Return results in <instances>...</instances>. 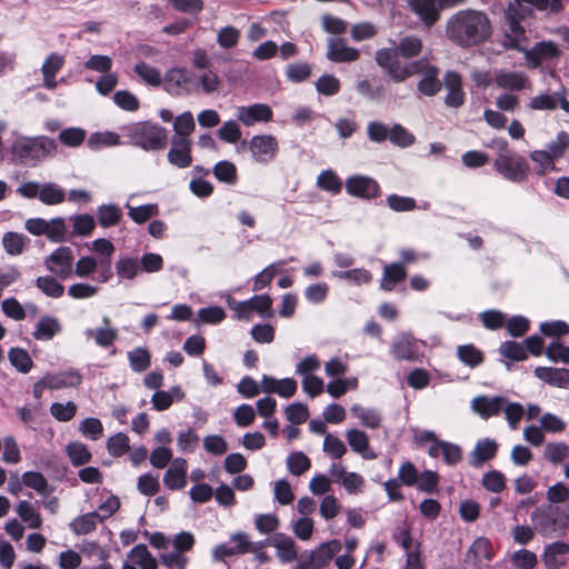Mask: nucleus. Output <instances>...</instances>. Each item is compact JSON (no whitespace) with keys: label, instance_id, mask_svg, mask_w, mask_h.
<instances>
[{"label":"nucleus","instance_id":"18","mask_svg":"<svg viewBox=\"0 0 569 569\" xmlns=\"http://www.w3.org/2000/svg\"><path fill=\"white\" fill-rule=\"evenodd\" d=\"M493 547L488 538L479 537L469 547L466 553V561L476 567L482 566L485 562L493 558Z\"/></svg>","mask_w":569,"mask_h":569},{"label":"nucleus","instance_id":"39","mask_svg":"<svg viewBox=\"0 0 569 569\" xmlns=\"http://www.w3.org/2000/svg\"><path fill=\"white\" fill-rule=\"evenodd\" d=\"M72 223V236L89 237L96 228L94 218L88 213L73 214L69 218Z\"/></svg>","mask_w":569,"mask_h":569},{"label":"nucleus","instance_id":"53","mask_svg":"<svg viewBox=\"0 0 569 569\" xmlns=\"http://www.w3.org/2000/svg\"><path fill=\"white\" fill-rule=\"evenodd\" d=\"M389 140L397 147L407 148L415 143V136L401 124L396 123L389 130Z\"/></svg>","mask_w":569,"mask_h":569},{"label":"nucleus","instance_id":"56","mask_svg":"<svg viewBox=\"0 0 569 569\" xmlns=\"http://www.w3.org/2000/svg\"><path fill=\"white\" fill-rule=\"evenodd\" d=\"M558 107V92L541 93L532 97L528 103L530 110H555Z\"/></svg>","mask_w":569,"mask_h":569},{"label":"nucleus","instance_id":"13","mask_svg":"<svg viewBox=\"0 0 569 569\" xmlns=\"http://www.w3.org/2000/svg\"><path fill=\"white\" fill-rule=\"evenodd\" d=\"M495 83L497 87L510 91H521L530 87V80L526 73L506 69L495 72Z\"/></svg>","mask_w":569,"mask_h":569},{"label":"nucleus","instance_id":"51","mask_svg":"<svg viewBox=\"0 0 569 569\" xmlns=\"http://www.w3.org/2000/svg\"><path fill=\"white\" fill-rule=\"evenodd\" d=\"M317 186L332 193H339L342 189V182L340 178L332 170H323L317 178Z\"/></svg>","mask_w":569,"mask_h":569},{"label":"nucleus","instance_id":"24","mask_svg":"<svg viewBox=\"0 0 569 569\" xmlns=\"http://www.w3.org/2000/svg\"><path fill=\"white\" fill-rule=\"evenodd\" d=\"M81 381L82 376L74 369L44 376V383H47L48 389L51 390L76 388L81 383Z\"/></svg>","mask_w":569,"mask_h":569},{"label":"nucleus","instance_id":"40","mask_svg":"<svg viewBox=\"0 0 569 569\" xmlns=\"http://www.w3.org/2000/svg\"><path fill=\"white\" fill-rule=\"evenodd\" d=\"M36 287L47 297L61 298L64 293V287L52 276H41L34 281Z\"/></svg>","mask_w":569,"mask_h":569},{"label":"nucleus","instance_id":"38","mask_svg":"<svg viewBox=\"0 0 569 569\" xmlns=\"http://www.w3.org/2000/svg\"><path fill=\"white\" fill-rule=\"evenodd\" d=\"M119 144H121L120 136L112 131L94 132L89 137L87 141L88 148L94 151Z\"/></svg>","mask_w":569,"mask_h":569},{"label":"nucleus","instance_id":"3","mask_svg":"<svg viewBox=\"0 0 569 569\" xmlns=\"http://www.w3.org/2000/svg\"><path fill=\"white\" fill-rule=\"evenodd\" d=\"M130 143L143 150H160L167 144V130L151 122H136L122 128Z\"/></svg>","mask_w":569,"mask_h":569},{"label":"nucleus","instance_id":"26","mask_svg":"<svg viewBox=\"0 0 569 569\" xmlns=\"http://www.w3.org/2000/svg\"><path fill=\"white\" fill-rule=\"evenodd\" d=\"M187 461L182 458L173 460L163 476V483L170 490H178L186 486Z\"/></svg>","mask_w":569,"mask_h":569},{"label":"nucleus","instance_id":"11","mask_svg":"<svg viewBox=\"0 0 569 569\" xmlns=\"http://www.w3.org/2000/svg\"><path fill=\"white\" fill-rule=\"evenodd\" d=\"M272 116V109L266 103L241 106L236 111L237 120L246 127H252L258 122H269Z\"/></svg>","mask_w":569,"mask_h":569},{"label":"nucleus","instance_id":"29","mask_svg":"<svg viewBox=\"0 0 569 569\" xmlns=\"http://www.w3.org/2000/svg\"><path fill=\"white\" fill-rule=\"evenodd\" d=\"M498 449V443L489 438L479 440L471 455H470V465L473 467H480L483 462L492 459Z\"/></svg>","mask_w":569,"mask_h":569},{"label":"nucleus","instance_id":"62","mask_svg":"<svg viewBox=\"0 0 569 569\" xmlns=\"http://www.w3.org/2000/svg\"><path fill=\"white\" fill-rule=\"evenodd\" d=\"M218 138L227 143H236L241 139V129L237 121H226L217 132Z\"/></svg>","mask_w":569,"mask_h":569},{"label":"nucleus","instance_id":"50","mask_svg":"<svg viewBox=\"0 0 569 569\" xmlns=\"http://www.w3.org/2000/svg\"><path fill=\"white\" fill-rule=\"evenodd\" d=\"M86 136L87 132L84 129L71 127L60 131L59 141L66 147L77 148L83 143Z\"/></svg>","mask_w":569,"mask_h":569},{"label":"nucleus","instance_id":"44","mask_svg":"<svg viewBox=\"0 0 569 569\" xmlns=\"http://www.w3.org/2000/svg\"><path fill=\"white\" fill-rule=\"evenodd\" d=\"M212 172L214 177L221 182L233 186L238 181L237 168L230 161H219L213 167Z\"/></svg>","mask_w":569,"mask_h":569},{"label":"nucleus","instance_id":"2","mask_svg":"<svg viewBox=\"0 0 569 569\" xmlns=\"http://www.w3.org/2000/svg\"><path fill=\"white\" fill-rule=\"evenodd\" d=\"M12 157L26 166H36L57 152V143L48 137L18 138L12 144Z\"/></svg>","mask_w":569,"mask_h":569},{"label":"nucleus","instance_id":"5","mask_svg":"<svg viewBox=\"0 0 569 569\" xmlns=\"http://www.w3.org/2000/svg\"><path fill=\"white\" fill-rule=\"evenodd\" d=\"M496 170L512 182H522L527 179L529 164L525 158L516 153H502L495 160Z\"/></svg>","mask_w":569,"mask_h":569},{"label":"nucleus","instance_id":"34","mask_svg":"<svg viewBox=\"0 0 569 569\" xmlns=\"http://www.w3.org/2000/svg\"><path fill=\"white\" fill-rule=\"evenodd\" d=\"M196 123L190 111H184L173 120V131L171 140H191L190 134L194 131Z\"/></svg>","mask_w":569,"mask_h":569},{"label":"nucleus","instance_id":"7","mask_svg":"<svg viewBox=\"0 0 569 569\" xmlns=\"http://www.w3.org/2000/svg\"><path fill=\"white\" fill-rule=\"evenodd\" d=\"M241 148H247L254 161L266 164L276 157L278 152V141L271 134L253 136L249 141H242Z\"/></svg>","mask_w":569,"mask_h":569},{"label":"nucleus","instance_id":"63","mask_svg":"<svg viewBox=\"0 0 569 569\" xmlns=\"http://www.w3.org/2000/svg\"><path fill=\"white\" fill-rule=\"evenodd\" d=\"M316 89L320 94L335 96L340 90V81L333 74H323L317 80Z\"/></svg>","mask_w":569,"mask_h":569},{"label":"nucleus","instance_id":"58","mask_svg":"<svg viewBox=\"0 0 569 569\" xmlns=\"http://www.w3.org/2000/svg\"><path fill=\"white\" fill-rule=\"evenodd\" d=\"M311 74V66L308 62L299 61L290 63L286 68V76L291 82H302Z\"/></svg>","mask_w":569,"mask_h":569},{"label":"nucleus","instance_id":"19","mask_svg":"<svg viewBox=\"0 0 569 569\" xmlns=\"http://www.w3.org/2000/svg\"><path fill=\"white\" fill-rule=\"evenodd\" d=\"M102 326L97 329H87L84 336L88 339H93L94 343L101 348L111 347L118 339V330L111 326L109 317L102 318Z\"/></svg>","mask_w":569,"mask_h":569},{"label":"nucleus","instance_id":"8","mask_svg":"<svg viewBox=\"0 0 569 569\" xmlns=\"http://www.w3.org/2000/svg\"><path fill=\"white\" fill-rule=\"evenodd\" d=\"M164 89L174 96L189 94L197 89L193 73L184 68H171L163 77Z\"/></svg>","mask_w":569,"mask_h":569},{"label":"nucleus","instance_id":"52","mask_svg":"<svg viewBox=\"0 0 569 569\" xmlns=\"http://www.w3.org/2000/svg\"><path fill=\"white\" fill-rule=\"evenodd\" d=\"M569 456V447L563 442H549L543 450V458L553 465L562 462Z\"/></svg>","mask_w":569,"mask_h":569},{"label":"nucleus","instance_id":"20","mask_svg":"<svg viewBox=\"0 0 569 569\" xmlns=\"http://www.w3.org/2000/svg\"><path fill=\"white\" fill-rule=\"evenodd\" d=\"M346 439L351 450L360 455L366 460H373L377 458L376 452L370 448L368 435L360 429H349L346 432Z\"/></svg>","mask_w":569,"mask_h":569},{"label":"nucleus","instance_id":"17","mask_svg":"<svg viewBox=\"0 0 569 569\" xmlns=\"http://www.w3.org/2000/svg\"><path fill=\"white\" fill-rule=\"evenodd\" d=\"M569 557V543L556 541L545 547L542 561L548 569H560Z\"/></svg>","mask_w":569,"mask_h":569},{"label":"nucleus","instance_id":"16","mask_svg":"<svg viewBox=\"0 0 569 569\" xmlns=\"http://www.w3.org/2000/svg\"><path fill=\"white\" fill-rule=\"evenodd\" d=\"M505 402L506 398L502 396H478L472 399L471 409L482 419H489L502 411Z\"/></svg>","mask_w":569,"mask_h":569},{"label":"nucleus","instance_id":"49","mask_svg":"<svg viewBox=\"0 0 569 569\" xmlns=\"http://www.w3.org/2000/svg\"><path fill=\"white\" fill-rule=\"evenodd\" d=\"M8 358L10 363L20 372L27 373L31 370L33 361L29 353L21 348H11Z\"/></svg>","mask_w":569,"mask_h":569},{"label":"nucleus","instance_id":"14","mask_svg":"<svg viewBox=\"0 0 569 569\" xmlns=\"http://www.w3.org/2000/svg\"><path fill=\"white\" fill-rule=\"evenodd\" d=\"M326 57L332 62H352L359 59L360 52L356 48L348 47L341 38H330Z\"/></svg>","mask_w":569,"mask_h":569},{"label":"nucleus","instance_id":"33","mask_svg":"<svg viewBox=\"0 0 569 569\" xmlns=\"http://www.w3.org/2000/svg\"><path fill=\"white\" fill-rule=\"evenodd\" d=\"M350 412L359 420V422L363 427L377 429L381 425L382 416L380 411L375 408H368L361 405H353L350 408Z\"/></svg>","mask_w":569,"mask_h":569},{"label":"nucleus","instance_id":"47","mask_svg":"<svg viewBox=\"0 0 569 569\" xmlns=\"http://www.w3.org/2000/svg\"><path fill=\"white\" fill-rule=\"evenodd\" d=\"M396 47L399 56L409 59L420 54L422 41L418 37L408 36L402 38Z\"/></svg>","mask_w":569,"mask_h":569},{"label":"nucleus","instance_id":"23","mask_svg":"<svg viewBox=\"0 0 569 569\" xmlns=\"http://www.w3.org/2000/svg\"><path fill=\"white\" fill-rule=\"evenodd\" d=\"M341 550V542L337 539L321 543L310 556L313 569H322Z\"/></svg>","mask_w":569,"mask_h":569},{"label":"nucleus","instance_id":"45","mask_svg":"<svg viewBox=\"0 0 569 569\" xmlns=\"http://www.w3.org/2000/svg\"><path fill=\"white\" fill-rule=\"evenodd\" d=\"M532 162L537 166L536 172L545 176L556 169L555 159L546 150H533L529 154Z\"/></svg>","mask_w":569,"mask_h":569},{"label":"nucleus","instance_id":"54","mask_svg":"<svg viewBox=\"0 0 569 569\" xmlns=\"http://www.w3.org/2000/svg\"><path fill=\"white\" fill-rule=\"evenodd\" d=\"M39 199L48 206L59 204L64 200V192L54 183H46L39 189Z\"/></svg>","mask_w":569,"mask_h":569},{"label":"nucleus","instance_id":"60","mask_svg":"<svg viewBox=\"0 0 569 569\" xmlns=\"http://www.w3.org/2000/svg\"><path fill=\"white\" fill-rule=\"evenodd\" d=\"M502 411L505 413V418L508 421V425L511 429H517L520 420L525 415V408L519 402H510L506 398V402L503 405Z\"/></svg>","mask_w":569,"mask_h":569},{"label":"nucleus","instance_id":"61","mask_svg":"<svg viewBox=\"0 0 569 569\" xmlns=\"http://www.w3.org/2000/svg\"><path fill=\"white\" fill-rule=\"evenodd\" d=\"M108 452L113 457H121L129 450V438L126 433L118 432L107 441Z\"/></svg>","mask_w":569,"mask_h":569},{"label":"nucleus","instance_id":"6","mask_svg":"<svg viewBox=\"0 0 569 569\" xmlns=\"http://www.w3.org/2000/svg\"><path fill=\"white\" fill-rule=\"evenodd\" d=\"M399 53L397 47L381 48L377 50L375 60L379 67L386 70L388 76L395 82H402L410 78V63L401 64L398 60Z\"/></svg>","mask_w":569,"mask_h":569},{"label":"nucleus","instance_id":"32","mask_svg":"<svg viewBox=\"0 0 569 569\" xmlns=\"http://www.w3.org/2000/svg\"><path fill=\"white\" fill-rule=\"evenodd\" d=\"M413 11L426 26H432L439 19L437 0H410Z\"/></svg>","mask_w":569,"mask_h":569},{"label":"nucleus","instance_id":"28","mask_svg":"<svg viewBox=\"0 0 569 569\" xmlns=\"http://www.w3.org/2000/svg\"><path fill=\"white\" fill-rule=\"evenodd\" d=\"M270 545L277 550V557L281 562L288 563L296 560L298 550L291 537L277 533L272 537Z\"/></svg>","mask_w":569,"mask_h":569},{"label":"nucleus","instance_id":"4","mask_svg":"<svg viewBox=\"0 0 569 569\" xmlns=\"http://www.w3.org/2000/svg\"><path fill=\"white\" fill-rule=\"evenodd\" d=\"M409 68L410 77L415 74L421 76L417 84V89L421 94L433 97L441 90L442 82L439 79V69L427 59L410 62Z\"/></svg>","mask_w":569,"mask_h":569},{"label":"nucleus","instance_id":"35","mask_svg":"<svg viewBox=\"0 0 569 569\" xmlns=\"http://www.w3.org/2000/svg\"><path fill=\"white\" fill-rule=\"evenodd\" d=\"M406 276L407 270L402 263H390L383 269L380 287L385 291H391Z\"/></svg>","mask_w":569,"mask_h":569},{"label":"nucleus","instance_id":"30","mask_svg":"<svg viewBox=\"0 0 569 569\" xmlns=\"http://www.w3.org/2000/svg\"><path fill=\"white\" fill-rule=\"evenodd\" d=\"M17 515L29 529H40L43 520L40 512L28 500H21L14 508Z\"/></svg>","mask_w":569,"mask_h":569},{"label":"nucleus","instance_id":"21","mask_svg":"<svg viewBox=\"0 0 569 569\" xmlns=\"http://www.w3.org/2000/svg\"><path fill=\"white\" fill-rule=\"evenodd\" d=\"M168 161L180 169L190 167L192 163L191 140H171Z\"/></svg>","mask_w":569,"mask_h":569},{"label":"nucleus","instance_id":"25","mask_svg":"<svg viewBox=\"0 0 569 569\" xmlns=\"http://www.w3.org/2000/svg\"><path fill=\"white\" fill-rule=\"evenodd\" d=\"M558 508L549 511L537 509L531 515V520L536 525L537 530L543 537H550L558 528L557 518Z\"/></svg>","mask_w":569,"mask_h":569},{"label":"nucleus","instance_id":"31","mask_svg":"<svg viewBox=\"0 0 569 569\" xmlns=\"http://www.w3.org/2000/svg\"><path fill=\"white\" fill-rule=\"evenodd\" d=\"M127 558L138 569H158V560L150 553L144 543L134 546L127 555Z\"/></svg>","mask_w":569,"mask_h":569},{"label":"nucleus","instance_id":"22","mask_svg":"<svg viewBox=\"0 0 569 569\" xmlns=\"http://www.w3.org/2000/svg\"><path fill=\"white\" fill-rule=\"evenodd\" d=\"M391 353L397 360H413L418 357V347L410 333L399 335L391 346Z\"/></svg>","mask_w":569,"mask_h":569},{"label":"nucleus","instance_id":"36","mask_svg":"<svg viewBox=\"0 0 569 569\" xmlns=\"http://www.w3.org/2000/svg\"><path fill=\"white\" fill-rule=\"evenodd\" d=\"M60 331L61 325L57 318L43 316L36 326L33 337L37 340H51Z\"/></svg>","mask_w":569,"mask_h":569},{"label":"nucleus","instance_id":"59","mask_svg":"<svg viewBox=\"0 0 569 569\" xmlns=\"http://www.w3.org/2000/svg\"><path fill=\"white\" fill-rule=\"evenodd\" d=\"M289 471L295 476H301L311 466L310 459L301 451L293 452L287 458Z\"/></svg>","mask_w":569,"mask_h":569},{"label":"nucleus","instance_id":"27","mask_svg":"<svg viewBox=\"0 0 569 569\" xmlns=\"http://www.w3.org/2000/svg\"><path fill=\"white\" fill-rule=\"evenodd\" d=\"M64 64L63 56L59 53H51L44 60L41 72L43 76V87L53 90L57 88L58 82L56 80V74L61 70Z\"/></svg>","mask_w":569,"mask_h":569},{"label":"nucleus","instance_id":"9","mask_svg":"<svg viewBox=\"0 0 569 569\" xmlns=\"http://www.w3.org/2000/svg\"><path fill=\"white\" fill-rule=\"evenodd\" d=\"M73 252L69 247H59L44 259L48 271L58 278L67 279L72 273Z\"/></svg>","mask_w":569,"mask_h":569},{"label":"nucleus","instance_id":"64","mask_svg":"<svg viewBox=\"0 0 569 569\" xmlns=\"http://www.w3.org/2000/svg\"><path fill=\"white\" fill-rule=\"evenodd\" d=\"M512 565L518 569H532L538 560L537 556L527 549H520L511 556Z\"/></svg>","mask_w":569,"mask_h":569},{"label":"nucleus","instance_id":"15","mask_svg":"<svg viewBox=\"0 0 569 569\" xmlns=\"http://www.w3.org/2000/svg\"><path fill=\"white\" fill-rule=\"evenodd\" d=\"M92 250L103 257L102 259L99 260L100 274L98 277V280L101 283H106L112 277L110 259L114 252V246L108 239L99 238L92 242Z\"/></svg>","mask_w":569,"mask_h":569},{"label":"nucleus","instance_id":"57","mask_svg":"<svg viewBox=\"0 0 569 569\" xmlns=\"http://www.w3.org/2000/svg\"><path fill=\"white\" fill-rule=\"evenodd\" d=\"M67 453L74 466H81L90 461L91 452L81 442H71L67 446Z\"/></svg>","mask_w":569,"mask_h":569},{"label":"nucleus","instance_id":"48","mask_svg":"<svg viewBox=\"0 0 569 569\" xmlns=\"http://www.w3.org/2000/svg\"><path fill=\"white\" fill-rule=\"evenodd\" d=\"M134 72L149 86L158 87L163 82L160 71L144 62L137 63L134 66Z\"/></svg>","mask_w":569,"mask_h":569},{"label":"nucleus","instance_id":"12","mask_svg":"<svg viewBox=\"0 0 569 569\" xmlns=\"http://www.w3.org/2000/svg\"><path fill=\"white\" fill-rule=\"evenodd\" d=\"M561 50L553 41H541L536 43L530 50L525 52V57L529 66L537 68L542 61L556 59L560 57Z\"/></svg>","mask_w":569,"mask_h":569},{"label":"nucleus","instance_id":"46","mask_svg":"<svg viewBox=\"0 0 569 569\" xmlns=\"http://www.w3.org/2000/svg\"><path fill=\"white\" fill-rule=\"evenodd\" d=\"M28 239L17 232H7L2 238V246L10 256H19L23 252Z\"/></svg>","mask_w":569,"mask_h":569},{"label":"nucleus","instance_id":"10","mask_svg":"<svg viewBox=\"0 0 569 569\" xmlns=\"http://www.w3.org/2000/svg\"><path fill=\"white\" fill-rule=\"evenodd\" d=\"M346 190L350 196L371 200L380 194L378 182L370 177L355 174L346 180Z\"/></svg>","mask_w":569,"mask_h":569},{"label":"nucleus","instance_id":"37","mask_svg":"<svg viewBox=\"0 0 569 569\" xmlns=\"http://www.w3.org/2000/svg\"><path fill=\"white\" fill-rule=\"evenodd\" d=\"M100 521V515L98 512H88L79 516L70 523V529L76 535H88L92 532Z\"/></svg>","mask_w":569,"mask_h":569},{"label":"nucleus","instance_id":"55","mask_svg":"<svg viewBox=\"0 0 569 569\" xmlns=\"http://www.w3.org/2000/svg\"><path fill=\"white\" fill-rule=\"evenodd\" d=\"M50 241L59 243L68 239L67 226L63 218H53L48 222L44 234Z\"/></svg>","mask_w":569,"mask_h":569},{"label":"nucleus","instance_id":"42","mask_svg":"<svg viewBox=\"0 0 569 569\" xmlns=\"http://www.w3.org/2000/svg\"><path fill=\"white\" fill-rule=\"evenodd\" d=\"M459 360L471 368L480 366L483 360V352L473 345H462L457 348Z\"/></svg>","mask_w":569,"mask_h":569},{"label":"nucleus","instance_id":"43","mask_svg":"<svg viewBox=\"0 0 569 569\" xmlns=\"http://www.w3.org/2000/svg\"><path fill=\"white\" fill-rule=\"evenodd\" d=\"M332 276L341 280H347L356 286L367 284L372 281L371 272L365 268H356L347 271H333Z\"/></svg>","mask_w":569,"mask_h":569},{"label":"nucleus","instance_id":"1","mask_svg":"<svg viewBox=\"0 0 569 569\" xmlns=\"http://www.w3.org/2000/svg\"><path fill=\"white\" fill-rule=\"evenodd\" d=\"M448 38L460 47H472L486 41L492 27L486 13L477 10H460L447 22Z\"/></svg>","mask_w":569,"mask_h":569},{"label":"nucleus","instance_id":"41","mask_svg":"<svg viewBox=\"0 0 569 569\" xmlns=\"http://www.w3.org/2000/svg\"><path fill=\"white\" fill-rule=\"evenodd\" d=\"M97 217L101 227L109 228L119 223L122 212L116 204H102L97 209Z\"/></svg>","mask_w":569,"mask_h":569}]
</instances>
